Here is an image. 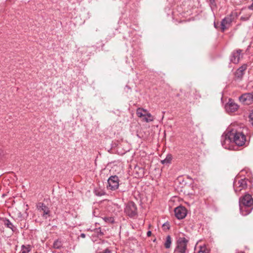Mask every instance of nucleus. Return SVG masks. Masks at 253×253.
I'll list each match as a JSON object with an SVG mask.
<instances>
[{"mask_svg": "<svg viewBox=\"0 0 253 253\" xmlns=\"http://www.w3.org/2000/svg\"><path fill=\"white\" fill-rule=\"evenodd\" d=\"M31 251V247L30 246H24L23 245L21 247V250L19 253H28Z\"/></svg>", "mask_w": 253, "mask_h": 253, "instance_id": "21", "label": "nucleus"}, {"mask_svg": "<svg viewBox=\"0 0 253 253\" xmlns=\"http://www.w3.org/2000/svg\"><path fill=\"white\" fill-rule=\"evenodd\" d=\"M241 102L246 104H250L253 102V92L243 94L239 97Z\"/></svg>", "mask_w": 253, "mask_h": 253, "instance_id": "10", "label": "nucleus"}, {"mask_svg": "<svg viewBox=\"0 0 253 253\" xmlns=\"http://www.w3.org/2000/svg\"><path fill=\"white\" fill-rule=\"evenodd\" d=\"M214 27H215V28H216V27H216V25L215 23H214Z\"/></svg>", "mask_w": 253, "mask_h": 253, "instance_id": "32", "label": "nucleus"}, {"mask_svg": "<svg viewBox=\"0 0 253 253\" xmlns=\"http://www.w3.org/2000/svg\"><path fill=\"white\" fill-rule=\"evenodd\" d=\"M98 253H111V251L108 249H105L104 251L102 252H99Z\"/></svg>", "mask_w": 253, "mask_h": 253, "instance_id": "26", "label": "nucleus"}, {"mask_svg": "<svg viewBox=\"0 0 253 253\" xmlns=\"http://www.w3.org/2000/svg\"><path fill=\"white\" fill-rule=\"evenodd\" d=\"M81 237L82 238H85V234H84V233H82V234H81Z\"/></svg>", "mask_w": 253, "mask_h": 253, "instance_id": "30", "label": "nucleus"}, {"mask_svg": "<svg viewBox=\"0 0 253 253\" xmlns=\"http://www.w3.org/2000/svg\"><path fill=\"white\" fill-rule=\"evenodd\" d=\"M247 64H244L239 68L235 73V76L238 79H241L244 75V72L247 69Z\"/></svg>", "mask_w": 253, "mask_h": 253, "instance_id": "13", "label": "nucleus"}, {"mask_svg": "<svg viewBox=\"0 0 253 253\" xmlns=\"http://www.w3.org/2000/svg\"><path fill=\"white\" fill-rule=\"evenodd\" d=\"M238 105L236 103L231 100H229L228 103L225 105V109L229 113L235 112L238 110Z\"/></svg>", "mask_w": 253, "mask_h": 253, "instance_id": "12", "label": "nucleus"}, {"mask_svg": "<svg viewBox=\"0 0 253 253\" xmlns=\"http://www.w3.org/2000/svg\"><path fill=\"white\" fill-rule=\"evenodd\" d=\"M171 244V238L169 235H168L166 237V240L165 243V247L166 249H169L170 247Z\"/></svg>", "mask_w": 253, "mask_h": 253, "instance_id": "20", "label": "nucleus"}, {"mask_svg": "<svg viewBox=\"0 0 253 253\" xmlns=\"http://www.w3.org/2000/svg\"><path fill=\"white\" fill-rule=\"evenodd\" d=\"M148 111L142 108H138L136 110V115L139 118H143L144 117H146V114H147Z\"/></svg>", "mask_w": 253, "mask_h": 253, "instance_id": "16", "label": "nucleus"}, {"mask_svg": "<svg viewBox=\"0 0 253 253\" xmlns=\"http://www.w3.org/2000/svg\"><path fill=\"white\" fill-rule=\"evenodd\" d=\"M108 185L107 188L109 190L112 191L116 190L119 188V179L117 176L113 175L110 176L108 180Z\"/></svg>", "mask_w": 253, "mask_h": 253, "instance_id": "4", "label": "nucleus"}, {"mask_svg": "<svg viewBox=\"0 0 253 253\" xmlns=\"http://www.w3.org/2000/svg\"><path fill=\"white\" fill-rule=\"evenodd\" d=\"M175 216L179 219L184 218L187 215L186 209L181 206L178 207L174 209Z\"/></svg>", "mask_w": 253, "mask_h": 253, "instance_id": "9", "label": "nucleus"}, {"mask_svg": "<svg viewBox=\"0 0 253 253\" xmlns=\"http://www.w3.org/2000/svg\"><path fill=\"white\" fill-rule=\"evenodd\" d=\"M194 253H209V250L205 245H204L196 247Z\"/></svg>", "mask_w": 253, "mask_h": 253, "instance_id": "15", "label": "nucleus"}, {"mask_svg": "<svg viewBox=\"0 0 253 253\" xmlns=\"http://www.w3.org/2000/svg\"><path fill=\"white\" fill-rule=\"evenodd\" d=\"M163 227L165 229H169V224L166 223H164L163 225Z\"/></svg>", "mask_w": 253, "mask_h": 253, "instance_id": "27", "label": "nucleus"}, {"mask_svg": "<svg viewBox=\"0 0 253 253\" xmlns=\"http://www.w3.org/2000/svg\"><path fill=\"white\" fill-rule=\"evenodd\" d=\"M106 220H108L109 222H113V219L111 217L110 218H106Z\"/></svg>", "mask_w": 253, "mask_h": 253, "instance_id": "28", "label": "nucleus"}, {"mask_svg": "<svg viewBox=\"0 0 253 253\" xmlns=\"http://www.w3.org/2000/svg\"><path fill=\"white\" fill-rule=\"evenodd\" d=\"M147 235L148 236H150L151 235V232L150 231H148L147 233Z\"/></svg>", "mask_w": 253, "mask_h": 253, "instance_id": "29", "label": "nucleus"}, {"mask_svg": "<svg viewBox=\"0 0 253 253\" xmlns=\"http://www.w3.org/2000/svg\"><path fill=\"white\" fill-rule=\"evenodd\" d=\"M250 121H251L252 124L253 125V110L250 113Z\"/></svg>", "mask_w": 253, "mask_h": 253, "instance_id": "25", "label": "nucleus"}, {"mask_svg": "<svg viewBox=\"0 0 253 253\" xmlns=\"http://www.w3.org/2000/svg\"><path fill=\"white\" fill-rule=\"evenodd\" d=\"M95 194L98 196H101L105 195V192L102 190H95Z\"/></svg>", "mask_w": 253, "mask_h": 253, "instance_id": "23", "label": "nucleus"}, {"mask_svg": "<svg viewBox=\"0 0 253 253\" xmlns=\"http://www.w3.org/2000/svg\"><path fill=\"white\" fill-rule=\"evenodd\" d=\"M240 209L243 215H247L251 212L253 208V198L248 194L240 199Z\"/></svg>", "mask_w": 253, "mask_h": 253, "instance_id": "2", "label": "nucleus"}, {"mask_svg": "<svg viewBox=\"0 0 253 253\" xmlns=\"http://www.w3.org/2000/svg\"><path fill=\"white\" fill-rule=\"evenodd\" d=\"M210 2L211 3V4H212L213 3V2H214V0H209Z\"/></svg>", "mask_w": 253, "mask_h": 253, "instance_id": "31", "label": "nucleus"}, {"mask_svg": "<svg viewBox=\"0 0 253 253\" xmlns=\"http://www.w3.org/2000/svg\"><path fill=\"white\" fill-rule=\"evenodd\" d=\"M250 16H251V15H248L245 16H242L241 17V20H242L243 21H247L249 19Z\"/></svg>", "mask_w": 253, "mask_h": 253, "instance_id": "24", "label": "nucleus"}, {"mask_svg": "<svg viewBox=\"0 0 253 253\" xmlns=\"http://www.w3.org/2000/svg\"><path fill=\"white\" fill-rule=\"evenodd\" d=\"M185 96L190 101H193L201 97L200 93L196 89L190 90L185 93Z\"/></svg>", "mask_w": 253, "mask_h": 253, "instance_id": "11", "label": "nucleus"}, {"mask_svg": "<svg viewBox=\"0 0 253 253\" xmlns=\"http://www.w3.org/2000/svg\"><path fill=\"white\" fill-rule=\"evenodd\" d=\"M37 208L39 210L43 211V216L45 217L46 218V215L48 214L49 213V210L48 208L44 204L40 203L37 205Z\"/></svg>", "mask_w": 253, "mask_h": 253, "instance_id": "14", "label": "nucleus"}, {"mask_svg": "<svg viewBox=\"0 0 253 253\" xmlns=\"http://www.w3.org/2000/svg\"><path fill=\"white\" fill-rule=\"evenodd\" d=\"M188 241V239L185 237H178L176 241V246L174 250V253H186Z\"/></svg>", "mask_w": 253, "mask_h": 253, "instance_id": "3", "label": "nucleus"}, {"mask_svg": "<svg viewBox=\"0 0 253 253\" xmlns=\"http://www.w3.org/2000/svg\"><path fill=\"white\" fill-rule=\"evenodd\" d=\"M154 120V117L149 112L146 114V117L143 118V121L147 123L152 122Z\"/></svg>", "mask_w": 253, "mask_h": 253, "instance_id": "17", "label": "nucleus"}, {"mask_svg": "<svg viewBox=\"0 0 253 253\" xmlns=\"http://www.w3.org/2000/svg\"><path fill=\"white\" fill-rule=\"evenodd\" d=\"M172 158V157L171 155L168 154L164 160L161 161V163L164 165H169L171 163Z\"/></svg>", "mask_w": 253, "mask_h": 253, "instance_id": "18", "label": "nucleus"}, {"mask_svg": "<svg viewBox=\"0 0 253 253\" xmlns=\"http://www.w3.org/2000/svg\"><path fill=\"white\" fill-rule=\"evenodd\" d=\"M62 244L61 242L58 240H57L54 241L53 245V248L55 249H59L62 247Z\"/></svg>", "mask_w": 253, "mask_h": 253, "instance_id": "22", "label": "nucleus"}, {"mask_svg": "<svg viewBox=\"0 0 253 253\" xmlns=\"http://www.w3.org/2000/svg\"><path fill=\"white\" fill-rule=\"evenodd\" d=\"M246 141V136L241 131V128L234 125H230L227 133L222 135L221 139V144L225 149H229V145L231 142L242 146L245 144Z\"/></svg>", "mask_w": 253, "mask_h": 253, "instance_id": "1", "label": "nucleus"}, {"mask_svg": "<svg viewBox=\"0 0 253 253\" xmlns=\"http://www.w3.org/2000/svg\"><path fill=\"white\" fill-rule=\"evenodd\" d=\"M125 212L130 217H133L137 213V208L135 204L132 202H128L125 209Z\"/></svg>", "mask_w": 253, "mask_h": 253, "instance_id": "6", "label": "nucleus"}, {"mask_svg": "<svg viewBox=\"0 0 253 253\" xmlns=\"http://www.w3.org/2000/svg\"><path fill=\"white\" fill-rule=\"evenodd\" d=\"M3 221L4 222V224L7 228H9L11 229L12 231H14L15 227L9 219H4L3 220Z\"/></svg>", "mask_w": 253, "mask_h": 253, "instance_id": "19", "label": "nucleus"}, {"mask_svg": "<svg viewBox=\"0 0 253 253\" xmlns=\"http://www.w3.org/2000/svg\"><path fill=\"white\" fill-rule=\"evenodd\" d=\"M233 19V14L231 13L222 19L220 24L222 32H224L231 26Z\"/></svg>", "mask_w": 253, "mask_h": 253, "instance_id": "5", "label": "nucleus"}, {"mask_svg": "<svg viewBox=\"0 0 253 253\" xmlns=\"http://www.w3.org/2000/svg\"><path fill=\"white\" fill-rule=\"evenodd\" d=\"M247 186V181L245 179H241L236 181L234 183V191L236 193H239L243 189H245Z\"/></svg>", "mask_w": 253, "mask_h": 253, "instance_id": "7", "label": "nucleus"}, {"mask_svg": "<svg viewBox=\"0 0 253 253\" xmlns=\"http://www.w3.org/2000/svg\"><path fill=\"white\" fill-rule=\"evenodd\" d=\"M242 50L238 49L234 50L230 56V61L234 64H238L243 57Z\"/></svg>", "mask_w": 253, "mask_h": 253, "instance_id": "8", "label": "nucleus"}]
</instances>
